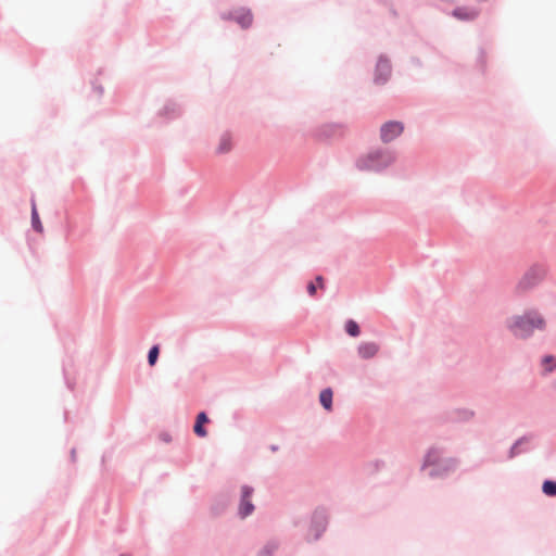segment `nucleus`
I'll use <instances>...</instances> for the list:
<instances>
[{
	"mask_svg": "<svg viewBox=\"0 0 556 556\" xmlns=\"http://www.w3.org/2000/svg\"><path fill=\"white\" fill-rule=\"evenodd\" d=\"M546 326L544 317L535 309L528 311L523 315L511 317L507 327L517 338H528L535 329L543 330Z\"/></svg>",
	"mask_w": 556,
	"mask_h": 556,
	"instance_id": "nucleus-1",
	"label": "nucleus"
},
{
	"mask_svg": "<svg viewBox=\"0 0 556 556\" xmlns=\"http://www.w3.org/2000/svg\"><path fill=\"white\" fill-rule=\"evenodd\" d=\"M457 462L454 458L441 460L440 453L435 448L429 450L425 457L424 467H432L429 475L431 477H439L453 471L456 468Z\"/></svg>",
	"mask_w": 556,
	"mask_h": 556,
	"instance_id": "nucleus-2",
	"label": "nucleus"
},
{
	"mask_svg": "<svg viewBox=\"0 0 556 556\" xmlns=\"http://www.w3.org/2000/svg\"><path fill=\"white\" fill-rule=\"evenodd\" d=\"M393 161L394 156L392 153L388 151H374L361 157L357 166L364 170H380L391 165Z\"/></svg>",
	"mask_w": 556,
	"mask_h": 556,
	"instance_id": "nucleus-3",
	"label": "nucleus"
},
{
	"mask_svg": "<svg viewBox=\"0 0 556 556\" xmlns=\"http://www.w3.org/2000/svg\"><path fill=\"white\" fill-rule=\"evenodd\" d=\"M545 270L541 267H533L525 274L519 282V287L522 289H529L538 285L543 280Z\"/></svg>",
	"mask_w": 556,
	"mask_h": 556,
	"instance_id": "nucleus-4",
	"label": "nucleus"
},
{
	"mask_svg": "<svg viewBox=\"0 0 556 556\" xmlns=\"http://www.w3.org/2000/svg\"><path fill=\"white\" fill-rule=\"evenodd\" d=\"M403 125L399 122H388L380 129V137L383 142H390L403 132Z\"/></svg>",
	"mask_w": 556,
	"mask_h": 556,
	"instance_id": "nucleus-5",
	"label": "nucleus"
},
{
	"mask_svg": "<svg viewBox=\"0 0 556 556\" xmlns=\"http://www.w3.org/2000/svg\"><path fill=\"white\" fill-rule=\"evenodd\" d=\"M252 494H253V489L252 488L247 486V485L242 486V494H241V503H240V506H239V514L243 518L249 516L250 514H252V511L254 509V506H253V504L250 501Z\"/></svg>",
	"mask_w": 556,
	"mask_h": 556,
	"instance_id": "nucleus-6",
	"label": "nucleus"
},
{
	"mask_svg": "<svg viewBox=\"0 0 556 556\" xmlns=\"http://www.w3.org/2000/svg\"><path fill=\"white\" fill-rule=\"evenodd\" d=\"M229 18L235 20L242 28H248L253 23V15L250 10L247 9H238L236 10Z\"/></svg>",
	"mask_w": 556,
	"mask_h": 556,
	"instance_id": "nucleus-7",
	"label": "nucleus"
},
{
	"mask_svg": "<svg viewBox=\"0 0 556 556\" xmlns=\"http://www.w3.org/2000/svg\"><path fill=\"white\" fill-rule=\"evenodd\" d=\"M358 355L364 359L372 358L379 352V345L375 342H363L357 349Z\"/></svg>",
	"mask_w": 556,
	"mask_h": 556,
	"instance_id": "nucleus-8",
	"label": "nucleus"
},
{
	"mask_svg": "<svg viewBox=\"0 0 556 556\" xmlns=\"http://www.w3.org/2000/svg\"><path fill=\"white\" fill-rule=\"evenodd\" d=\"M391 73V66L388 61L380 60L376 66V78L375 80L379 84L384 83Z\"/></svg>",
	"mask_w": 556,
	"mask_h": 556,
	"instance_id": "nucleus-9",
	"label": "nucleus"
},
{
	"mask_svg": "<svg viewBox=\"0 0 556 556\" xmlns=\"http://www.w3.org/2000/svg\"><path fill=\"white\" fill-rule=\"evenodd\" d=\"M208 422V417L204 412H201L197 416V420L193 427L194 433L200 437L204 438L207 435V431L204 428V425Z\"/></svg>",
	"mask_w": 556,
	"mask_h": 556,
	"instance_id": "nucleus-10",
	"label": "nucleus"
},
{
	"mask_svg": "<svg viewBox=\"0 0 556 556\" xmlns=\"http://www.w3.org/2000/svg\"><path fill=\"white\" fill-rule=\"evenodd\" d=\"M479 12L469 8H458L453 11V15L463 21H471L478 16Z\"/></svg>",
	"mask_w": 556,
	"mask_h": 556,
	"instance_id": "nucleus-11",
	"label": "nucleus"
},
{
	"mask_svg": "<svg viewBox=\"0 0 556 556\" xmlns=\"http://www.w3.org/2000/svg\"><path fill=\"white\" fill-rule=\"evenodd\" d=\"M320 404L327 410H331L332 408V391L331 389H325L320 392L319 395Z\"/></svg>",
	"mask_w": 556,
	"mask_h": 556,
	"instance_id": "nucleus-12",
	"label": "nucleus"
},
{
	"mask_svg": "<svg viewBox=\"0 0 556 556\" xmlns=\"http://www.w3.org/2000/svg\"><path fill=\"white\" fill-rule=\"evenodd\" d=\"M31 224H33V227L35 228V230H37L38 232H42L43 228H42V224L39 219V215H38L35 202H33V205H31Z\"/></svg>",
	"mask_w": 556,
	"mask_h": 556,
	"instance_id": "nucleus-13",
	"label": "nucleus"
},
{
	"mask_svg": "<svg viewBox=\"0 0 556 556\" xmlns=\"http://www.w3.org/2000/svg\"><path fill=\"white\" fill-rule=\"evenodd\" d=\"M542 491L547 496H556V481H544L542 485Z\"/></svg>",
	"mask_w": 556,
	"mask_h": 556,
	"instance_id": "nucleus-14",
	"label": "nucleus"
},
{
	"mask_svg": "<svg viewBox=\"0 0 556 556\" xmlns=\"http://www.w3.org/2000/svg\"><path fill=\"white\" fill-rule=\"evenodd\" d=\"M345 330L351 337H357L359 334V326L356 321L350 319L345 324Z\"/></svg>",
	"mask_w": 556,
	"mask_h": 556,
	"instance_id": "nucleus-15",
	"label": "nucleus"
},
{
	"mask_svg": "<svg viewBox=\"0 0 556 556\" xmlns=\"http://www.w3.org/2000/svg\"><path fill=\"white\" fill-rule=\"evenodd\" d=\"M231 149V140L228 136H224L220 138L217 151L219 153H227Z\"/></svg>",
	"mask_w": 556,
	"mask_h": 556,
	"instance_id": "nucleus-16",
	"label": "nucleus"
},
{
	"mask_svg": "<svg viewBox=\"0 0 556 556\" xmlns=\"http://www.w3.org/2000/svg\"><path fill=\"white\" fill-rule=\"evenodd\" d=\"M159 352L160 351L157 345L152 346L151 350L149 351L148 362L151 366H153L156 363Z\"/></svg>",
	"mask_w": 556,
	"mask_h": 556,
	"instance_id": "nucleus-17",
	"label": "nucleus"
},
{
	"mask_svg": "<svg viewBox=\"0 0 556 556\" xmlns=\"http://www.w3.org/2000/svg\"><path fill=\"white\" fill-rule=\"evenodd\" d=\"M542 364L543 366H545V370L546 371H552L553 370V367L548 366L551 364H554V366L556 367V361L553 356L551 355H547L545 356L543 359H542Z\"/></svg>",
	"mask_w": 556,
	"mask_h": 556,
	"instance_id": "nucleus-18",
	"label": "nucleus"
},
{
	"mask_svg": "<svg viewBox=\"0 0 556 556\" xmlns=\"http://www.w3.org/2000/svg\"><path fill=\"white\" fill-rule=\"evenodd\" d=\"M307 291H308L309 295H314V294L316 293V287H315V285H314V283H309V285L307 286Z\"/></svg>",
	"mask_w": 556,
	"mask_h": 556,
	"instance_id": "nucleus-19",
	"label": "nucleus"
},
{
	"mask_svg": "<svg viewBox=\"0 0 556 556\" xmlns=\"http://www.w3.org/2000/svg\"><path fill=\"white\" fill-rule=\"evenodd\" d=\"M316 281H317V283L319 285V287H320V288H324V279H323V277H321V276H318V277L316 278Z\"/></svg>",
	"mask_w": 556,
	"mask_h": 556,
	"instance_id": "nucleus-20",
	"label": "nucleus"
},
{
	"mask_svg": "<svg viewBox=\"0 0 556 556\" xmlns=\"http://www.w3.org/2000/svg\"><path fill=\"white\" fill-rule=\"evenodd\" d=\"M271 549H275L277 546L275 544L269 545Z\"/></svg>",
	"mask_w": 556,
	"mask_h": 556,
	"instance_id": "nucleus-21",
	"label": "nucleus"
}]
</instances>
